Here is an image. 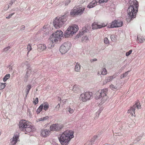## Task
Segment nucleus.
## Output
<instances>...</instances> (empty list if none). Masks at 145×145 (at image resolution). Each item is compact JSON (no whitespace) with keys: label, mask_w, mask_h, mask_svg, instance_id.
Segmentation results:
<instances>
[{"label":"nucleus","mask_w":145,"mask_h":145,"mask_svg":"<svg viewBox=\"0 0 145 145\" xmlns=\"http://www.w3.org/2000/svg\"><path fill=\"white\" fill-rule=\"evenodd\" d=\"M130 6L127 10L128 15V19L132 20L135 17L138 12L139 6L138 3L136 0H131L129 2Z\"/></svg>","instance_id":"f257e3e1"},{"label":"nucleus","mask_w":145,"mask_h":145,"mask_svg":"<svg viewBox=\"0 0 145 145\" xmlns=\"http://www.w3.org/2000/svg\"><path fill=\"white\" fill-rule=\"evenodd\" d=\"M73 134V132L72 131L67 130L64 131L59 138L62 145H68L69 142L74 137Z\"/></svg>","instance_id":"f03ea898"},{"label":"nucleus","mask_w":145,"mask_h":145,"mask_svg":"<svg viewBox=\"0 0 145 145\" xmlns=\"http://www.w3.org/2000/svg\"><path fill=\"white\" fill-rule=\"evenodd\" d=\"M63 32L60 30H57L55 33H53L50 38V41L51 42L50 43L53 44L54 42L57 43L58 41H60L62 37ZM53 46H54V44Z\"/></svg>","instance_id":"7ed1b4c3"},{"label":"nucleus","mask_w":145,"mask_h":145,"mask_svg":"<svg viewBox=\"0 0 145 145\" xmlns=\"http://www.w3.org/2000/svg\"><path fill=\"white\" fill-rule=\"evenodd\" d=\"M66 16L65 15L58 18H56L53 21V25L54 27L57 28L61 27L67 20Z\"/></svg>","instance_id":"20e7f679"},{"label":"nucleus","mask_w":145,"mask_h":145,"mask_svg":"<svg viewBox=\"0 0 145 145\" xmlns=\"http://www.w3.org/2000/svg\"><path fill=\"white\" fill-rule=\"evenodd\" d=\"M78 29V27L77 25H71L65 31V38H68L69 36H72L76 32Z\"/></svg>","instance_id":"39448f33"},{"label":"nucleus","mask_w":145,"mask_h":145,"mask_svg":"<svg viewBox=\"0 0 145 145\" xmlns=\"http://www.w3.org/2000/svg\"><path fill=\"white\" fill-rule=\"evenodd\" d=\"M85 8L80 6H77L73 8L70 12V14L73 17L77 16H80L85 10Z\"/></svg>","instance_id":"423d86ee"},{"label":"nucleus","mask_w":145,"mask_h":145,"mask_svg":"<svg viewBox=\"0 0 145 145\" xmlns=\"http://www.w3.org/2000/svg\"><path fill=\"white\" fill-rule=\"evenodd\" d=\"M71 46V44L69 42H64L61 46L59 51L62 54H65L70 49Z\"/></svg>","instance_id":"0eeeda50"},{"label":"nucleus","mask_w":145,"mask_h":145,"mask_svg":"<svg viewBox=\"0 0 145 145\" xmlns=\"http://www.w3.org/2000/svg\"><path fill=\"white\" fill-rule=\"evenodd\" d=\"M141 105L138 102L134 105L132 107H131L130 109L128 110L127 113L130 114L131 116H135V111L137 109H140L141 108Z\"/></svg>","instance_id":"6e6552de"},{"label":"nucleus","mask_w":145,"mask_h":145,"mask_svg":"<svg viewBox=\"0 0 145 145\" xmlns=\"http://www.w3.org/2000/svg\"><path fill=\"white\" fill-rule=\"evenodd\" d=\"M63 124H61L55 123L53 124L50 127V131H61L63 127Z\"/></svg>","instance_id":"1a4fd4ad"},{"label":"nucleus","mask_w":145,"mask_h":145,"mask_svg":"<svg viewBox=\"0 0 145 145\" xmlns=\"http://www.w3.org/2000/svg\"><path fill=\"white\" fill-rule=\"evenodd\" d=\"M123 23L122 21L115 20L109 24L108 25V27L109 28L120 27L122 25Z\"/></svg>","instance_id":"9d476101"},{"label":"nucleus","mask_w":145,"mask_h":145,"mask_svg":"<svg viewBox=\"0 0 145 145\" xmlns=\"http://www.w3.org/2000/svg\"><path fill=\"white\" fill-rule=\"evenodd\" d=\"M107 91L108 89H103L101 90L100 93V99L102 104L104 103L108 99V97L106 95Z\"/></svg>","instance_id":"9b49d317"},{"label":"nucleus","mask_w":145,"mask_h":145,"mask_svg":"<svg viewBox=\"0 0 145 145\" xmlns=\"http://www.w3.org/2000/svg\"><path fill=\"white\" fill-rule=\"evenodd\" d=\"M92 95L91 93L86 92L85 93L81 94L79 99L80 100L85 102L89 99Z\"/></svg>","instance_id":"f8f14e48"},{"label":"nucleus","mask_w":145,"mask_h":145,"mask_svg":"<svg viewBox=\"0 0 145 145\" xmlns=\"http://www.w3.org/2000/svg\"><path fill=\"white\" fill-rule=\"evenodd\" d=\"M30 123L25 120H21L19 122V125L20 129L22 131H24L27 125Z\"/></svg>","instance_id":"ddd939ff"},{"label":"nucleus","mask_w":145,"mask_h":145,"mask_svg":"<svg viewBox=\"0 0 145 145\" xmlns=\"http://www.w3.org/2000/svg\"><path fill=\"white\" fill-rule=\"evenodd\" d=\"M31 68L30 67H29L27 69L26 72L25 74L24 77V81H26L27 78L31 76V74H33L34 73L32 71Z\"/></svg>","instance_id":"4468645a"},{"label":"nucleus","mask_w":145,"mask_h":145,"mask_svg":"<svg viewBox=\"0 0 145 145\" xmlns=\"http://www.w3.org/2000/svg\"><path fill=\"white\" fill-rule=\"evenodd\" d=\"M38 32L42 33L44 34H47L49 33V30L48 28L47 27V26L44 25L42 28L39 30Z\"/></svg>","instance_id":"2eb2a0df"},{"label":"nucleus","mask_w":145,"mask_h":145,"mask_svg":"<svg viewBox=\"0 0 145 145\" xmlns=\"http://www.w3.org/2000/svg\"><path fill=\"white\" fill-rule=\"evenodd\" d=\"M50 131H50L49 129H47L42 130L41 131L42 135L43 137H47L49 135Z\"/></svg>","instance_id":"dca6fc26"},{"label":"nucleus","mask_w":145,"mask_h":145,"mask_svg":"<svg viewBox=\"0 0 145 145\" xmlns=\"http://www.w3.org/2000/svg\"><path fill=\"white\" fill-rule=\"evenodd\" d=\"M90 28V27H88V28H85L84 29H83V30L82 31L80 32L79 33L77 34L76 35V38H78L79 37H80L81 35H82L83 34L85 33L86 32H87L89 31V29Z\"/></svg>","instance_id":"f3484780"},{"label":"nucleus","mask_w":145,"mask_h":145,"mask_svg":"<svg viewBox=\"0 0 145 145\" xmlns=\"http://www.w3.org/2000/svg\"><path fill=\"white\" fill-rule=\"evenodd\" d=\"M18 138V136L17 135L14 136L12 139L11 140L10 145H14L16 143Z\"/></svg>","instance_id":"a211bd4d"},{"label":"nucleus","mask_w":145,"mask_h":145,"mask_svg":"<svg viewBox=\"0 0 145 145\" xmlns=\"http://www.w3.org/2000/svg\"><path fill=\"white\" fill-rule=\"evenodd\" d=\"M100 3V0H99L98 2L96 1H93L91 2L87 6V7L88 8H90L95 6L97 5V3Z\"/></svg>","instance_id":"6ab92c4d"},{"label":"nucleus","mask_w":145,"mask_h":145,"mask_svg":"<svg viewBox=\"0 0 145 145\" xmlns=\"http://www.w3.org/2000/svg\"><path fill=\"white\" fill-rule=\"evenodd\" d=\"M33 127L31 126L30 124V123H29L28 125H27L25 128V131H26L28 132H32L33 130L32 129Z\"/></svg>","instance_id":"aec40b11"},{"label":"nucleus","mask_w":145,"mask_h":145,"mask_svg":"<svg viewBox=\"0 0 145 145\" xmlns=\"http://www.w3.org/2000/svg\"><path fill=\"white\" fill-rule=\"evenodd\" d=\"M72 90L74 92L76 93L79 92L80 91V88L77 85H74L73 86Z\"/></svg>","instance_id":"412c9836"},{"label":"nucleus","mask_w":145,"mask_h":145,"mask_svg":"<svg viewBox=\"0 0 145 145\" xmlns=\"http://www.w3.org/2000/svg\"><path fill=\"white\" fill-rule=\"evenodd\" d=\"M92 29H96L97 28H100V25H98V23L96 22H94L92 25Z\"/></svg>","instance_id":"4be33fe9"},{"label":"nucleus","mask_w":145,"mask_h":145,"mask_svg":"<svg viewBox=\"0 0 145 145\" xmlns=\"http://www.w3.org/2000/svg\"><path fill=\"white\" fill-rule=\"evenodd\" d=\"M137 39L138 41V43H142L144 42L145 40V39L142 36H137Z\"/></svg>","instance_id":"5701e85b"},{"label":"nucleus","mask_w":145,"mask_h":145,"mask_svg":"<svg viewBox=\"0 0 145 145\" xmlns=\"http://www.w3.org/2000/svg\"><path fill=\"white\" fill-rule=\"evenodd\" d=\"M46 47L44 44H40L38 46V49L40 51H43L45 50Z\"/></svg>","instance_id":"b1692460"},{"label":"nucleus","mask_w":145,"mask_h":145,"mask_svg":"<svg viewBox=\"0 0 145 145\" xmlns=\"http://www.w3.org/2000/svg\"><path fill=\"white\" fill-rule=\"evenodd\" d=\"M42 105V108L43 107V109L45 110H46L49 108V104L47 102H45L41 105Z\"/></svg>","instance_id":"393cba45"},{"label":"nucleus","mask_w":145,"mask_h":145,"mask_svg":"<svg viewBox=\"0 0 145 145\" xmlns=\"http://www.w3.org/2000/svg\"><path fill=\"white\" fill-rule=\"evenodd\" d=\"M31 88V85H29L27 86V88L25 90V97H26L29 92V91Z\"/></svg>","instance_id":"a878e982"},{"label":"nucleus","mask_w":145,"mask_h":145,"mask_svg":"<svg viewBox=\"0 0 145 145\" xmlns=\"http://www.w3.org/2000/svg\"><path fill=\"white\" fill-rule=\"evenodd\" d=\"M80 69V65L78 63H76L74 69L75 71L77 72H79Z\"/></svg>","instance_id":"bb28decb"},{"label":"nucleus","mask_w":145,"mask_h":145,"mask_svg":"<svg viewBox=\"0 0 145 145\" xmlns=\"http://www.w3.org/2000/svg\"><path fill=\"white\" fill-rule=\"evenodd\" d=\"M110 88L114 90L118 89H119L118 85L116 84L115 86H114L113 85L111 84L110 86Z\"/></svg>","instance_id":"cd10ccee"},{"label":"nucleus","mask_w":145,"mask_h":145,"mask_svg":"<svg viewBox=\"0 0 145 145\" xmlns=\"http://www.w3.org/2000/svg\"><path fill=\"white\" fill-rule=\"evenodd\" d=\"M97 136H94V137L91 139V141L90 142H87V143H89V144H91L92 143V144L93 142L95 141V140L97 138Z\"/></svg>","instance_id":"c85d7f7f"},{"label":"nucleus","mask_w":145,"mask_h":145,"mask_svg":"<svg viewBox=\"0 0 145 145\" xmlns=\"http://www.w3.org/2000/svg\"><path fill=\"white\" fill-rule=\"evenodd\" d=\"M48 118V117L47 116H46L43 118H41L38 119L37 121H44L46 120H47Z\"/></svg>","instance_id":"c756f323"},{"label":"nucleus","mask_w":145,"mask_h":145,"mask_svg":"<svg viewBox=\"0 0 145 145\" xmlns=\"http://www.w3.org/2000/svg\"><path fill=\"white\" fill-rule=\"evenodd\" d=\"M10 77V74H6L3 78V80L4 82H6L7 80Z\"/></svg>","instance_id":"7c9ffc66"},{"label":"nucleus","mask_w":145,"mask_h":145,"mask_svg":"<svg viewBox=\"0 0 145 145\" xmlns=\"http://www.w3.org/2000/svg\"><path fill=\"white\" fill-rule=\"evenodd\" d=\"M66 109L71 114H72L74 112V110L73 109L71 108L70 107H68Z\"/></svg>","instance_id":"2f4dec72"},{"label":"nucleus","mask_w":145,"mask_h":145,"mask_svg":"<svg viewBox=\"0 0 145 145\" xmlns=\"http://www.w3.org/2000/svg\"><path fill=\"white\" fill-rule=\"evenodd\" d=\"M6 83H0V90L3 89L6 86Z\"/></svg>","instance_id":"473e14b6"},{"label":"nucleus","mask_w":145,"mask_h":145,"mask_svg":"<svg viewBox=\"0 0 145 145\" xmlns=\"http://www.w3.org/2000/svg\"><path fill=\"white\" fill-rule=\"evenodd\" d=\"M101 74L103 75H106L107 73V71L105 69V68H103L101 71Z\"/></svg>","instance_id":"72a5a7b5"},{"label":"nucleus","mask_w":145,"mask_h":145,"mask_svg":"<svg viewBox=\"0 0 145 145\" xmlns=\"http://www.w3.org/2000/svg\"><path fill=\"white\" fill-rule=\"evenodd\" d=\"M42 109V105H40L39 108L37 109V114H39Z\"/></svg>","instance_id":"f704fd0d"},{"label":"nucleus","mask_w":145,"mask_h":145,"mask_svg":"<svg viewBox=\"0 0 145 145\" xmlns=\"http://www.w3.org/2000/svg\"><path fill=\"white\" fill-rule=\"evenodd\" d=\"M88 40V38L86 36H83L82 38V41L86 42Z\"/></svg>","instance_id":"c9c22d12"},{"label":"nucleus","mask_w":145,"mask_h":145,"mask_svg":"<svg viewBox=\"0 0 145 145\" xmlns=\"http://www.w3.org/2000/svg\"><path fill=\"white\" fill-rule=\"evenodd\" d=\"M96 96H95V98L96 99H98L100 97V93L99 91H97L95 93Z\"/></svg>","instance_id":"e433bc0d"},{"label":"nucleus","mask_w":145,"mask_h":145,"mask_svg":"<svg viewBox=\"0 0 145 145\" xmlns=\"http://www.w3.org/2000/svg\"><path fill=\"white\" fill-rule=\"evenodd\" d=\"M104 43L108 45L109 44V40L108 38L106 37L104 38Z\"/></svg>","instance_id":"4c0bfd02"},{"label":"nucleus","mask_w":145,"mask_h":145,"mask_svg":"<svg viewBox=\"0 0 145 145\" xmlns=\"http://www.w3.org/2000/svg\"><path fill=\"white\" fill-rule=\"evenodd\" d=\"M71 2V0H67L65 2V5L66 6H67Z\"/></svg>","instance_id":"58836bf2"},{"label":"nucleus","mask_w":145,"mask_h":145,"mask_svg":"<svg viewBox=\"0 0 145 145\" xmlns=\"http://www.w3.org/2000/svg\"><path fill=\"white\" fill-rule=\"evenodd\" d=\"M113 79V77L112 76H110L107 78V82H109L112 79Z\"/></svg>","instance_id":"ea45409f"},{"label":"nucleus","mask_w":145,"mask_h":145,"mask_svg":"<svg viewBox=\"0 0 145 145\" xmlns=\"http://www.w3.org/2000/svg\"><path fill=\"white\" fill-rule=\"evenodd\" d=\"M132 50H129V51L127 52L126 53V56H129L132 52Z\"/></svg>","instance_id":"a19ab883"},{"label":"nucleus","mask_w":145,"mask_h":145,"mask_svg":"<svg viewBox=\"0 0 145 145\" xmlns=\"http://www.w3.org/2000/svg\"><path fill=\"white\" fill-rule=\"evenodd\" d=\"M10 48V47L9 46L7 47L4 48L3 49V51L6 52Z\"/></svg>","instance_id":"79ce46f5"},{"label":"nucleus","mask_w":145,"mask_h":145,"mask_svg":"<svg viewBox=\"0 0 145 145\" xmlns=\"http://www.w3.org/2000/svg\"><path fill=\"white\" fill-rule=\"evenodd\" d=\"M27 48L28 50V52L30 51L32 49L31 46L30 44H29L27 46Z\"/></svg>","instance_id":"37998d69"},{"label":"nucleus","mask_w":145,"mask_h":145,"mask_svg":"<svg viewBox=\"0 0 145 145\" xmlns=\"http://www.w3.org/2000/svg\"><path fill=\"white\" fill-rule=\"evenodd\" d=\"M14 14V13H13L12 14H9V16H7L6 17V18L7 19H9Z\"/></svg>","instance_id":"c03bdc74"},{"label":"nucleus","mask_w":145,"mask_h":145,"mask_svg":"<svg viewBox=\"0 0 145 145\" xmlns=\"http://www.w3.org/2000/svg\"><path fill=\"white\" fill-rule=\"evenodd\" d=\"M39 102L38 99L37 97L35 99V100L34 101V103H35V104L36 105Z\"/></svg>","instance_id":"a18cd8bd"},{"label":"nucleus","mask_w":145,"mask_h":145,"mask_svg":"<svg viewBox=\"0 0 145 145\" xmlns=\"http://www.w3.org/2000/svg\"><path fill=\"white\" fill-rule=\"evenodd\" d=\"M16 0H12L10 3H9V5L11 6L15 2Z\"/></svg>","instance_id":"49530a36"},{"label":"nucleus","mask_w":145,"mask_h":145,"mask_svg":"<svg viewBox=\"0 0 145 145\" xmlns=\"http://www.w3.org/2000/svg\"><path fill=\"white\" fill-rule=\"evenodd\" d=\"M60 106V103H59L57 105V106L56 107V110H58V109L59 108Z\"/></svg>","instance_id":"de8ad7c7"},{"label":"nucleus","mask_w":145,"mask_h":145,"mask_svg":"<svg viewBox=\"0 0 145 145\" xmlns=\"http://www.w3.org/2000/svg\"><path fill=\"white\" fill-rule=\"evenodd\" d=\"M107 25V23H106L105 24H102V25H100V28L103 27H104L105 26H106Z\"/></svg>","instance_id":"09e8293b"},{"label":"nucleus","mask_w":145,"mask_h":145,"mask_svg":"<svg viewBox=\"0 0 145 145\" xmlns=\"http://www.w3.org/2000/svg\"><path fill=\"white\" fill-rule=\"evenodd\" d=\"M9 7V5H7L5 6V7L4 8V10H7Z\"/></svg>","instance_id":"8fccbe9b"},{"label":"nucleus","mask_w":145,"mask_h":145,"mask_svg":"<svg viewBox=\"0 0 145 145\" xmlns=\"http://www.w3.org/2000/svg\"><path fill=\"white\" fill-rule=\"evenodd\" d=\"M108 0H100V3H106L107 2Z\"/></svg>","instance_id":"3c124183"},{"label":"nucleus","mask_w":145,"mask_h":145,"mask_svg":"<svg viewBox=\"0 0 145 145\" xmlns=\"http://www.w3.org/2000/svg\"><path fill=\"white\" fill-rule=\"evenodd\" d=\"M25 29V26L24 25H22L21 26V30H24Z\"/></svg>","instance_id":"603ef678"},{"label":"nucleus","mask_w":145,"mask_h":145,"mask_svg":"<svg viewBox=\"0 0 145 145\" xmlns=\"http://www.w3.org/2000/svg\"><path fill=\"white\" fill-rule=\"evenodd\" d=\"M97 59H96V58H95V59H91L90 60V61L91 62H92L93 61H97Z\"/></svg>","instance_id":"864d4df0"},{"label":"nucleus","mask_w":145,"mask_h":145,"mask_svg":"<svg viewBox=\"0 0 145 145\" xmlns=\"http://www.w3.org/2000/svg\"><path fill=\"white\" fill-rule=\"evenodd\" d=\"M129 72V71L127 72H125V73L124 74H123V75L124 76V77H126L127 75L128 74V73H127V72Z\"/></svg>","instance_id":"5fc2aeb1"},{"label":"nucleus","mask_w":145,"mask_h":145,"mask_svg":"<svg viewBox=\"0 0 145 145\" xmlns=\"http://www.w3.org/2000/svg\"><path fill=\"white\" fill-rule=\"evenodd\" d=\"M99 114H100V113L99 112H97L96 113V115L97 116H97V118L99 117Z\"/></svg>","instance_id":"6e6d98bb"},{"label":"nucleus","mask_w":145,"mask_h":145,"mask_svg":"<svg viewBox=\"0 0 145 145\" xmlns=\"http://www.w3.org/2000/svg\"><path fill=\"white\" fill-rule=\"evenodd\" d=\"M58 100L60 101H61V99L60 98L58 97ZM60 103H61V101L60 102Z\"/></svg>","instance_id":"4d7b16f0"},{"label":"nucleus","mask_w":145,"mask_h":145,"mask_svg":"<svg viewBox=\"0 0 145 145\" xmlns=\"http://www.w3.org/2000/svg\"><path fill=\"white\" fill-rule=\"evenodd\" d=\"M124 77V76L123 74L121 75L120 76V78H123Z\"/></svg>","instance_id":"13d9d810"},{"label":"nucleus","mask_w":145,"mask_h":145,"mask_svg":"<svg viewBox=\"0 0 145 145\" xmlns=\"http://www.w3.org/2000/svg\"><path fill=\"white\" fill-rule=\"evenodd\" d=\"M92 145V143L91 144H89V143H87L86 144H85L84 145Z\"/></svg>","instance_id":"bf43d9fd"},{"label":"nucleus","mask_w":145,"mask_h":145,"mask_svg":"<svg viewBox=\"0 0 145 145\" xmlns=\"http://www.w3.org/2000/svg\"><path fill=\"white\" fill-rule=\"evenodd\" d=\"M114 36H111V40H112V38H113V37Z\"/></svg>","instance_id":"052dcab7"},{"label":"nucleus","mask_w":145,"mask_h":145,"mask_svg":"<svg viewBox=\"0 0 145 145\" xmlns=\"http://www.w3.org/2000/svg\"><path fill=\"white\" fill-rule=\"evenodd\" d=\"M97 117H95L94 119H97Z\"/></svg>","instance_id":"680f3d73"}]
</instances>
